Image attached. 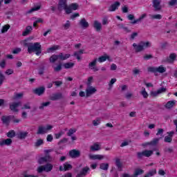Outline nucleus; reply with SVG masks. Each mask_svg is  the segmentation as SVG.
<instances>
[{"mask_svg": "<svg viewBox=\"0 0 177 177\" xmlns=\"http://www.w3.org/2000/svg\"><path fill=\"white\" fill-rule=\"evenodd\" d=\"M24 45V46H27L28 52L29 53L35 52L37 56H39V55L42 53V48L39 42H36L34 44L25 42Z\"/></svg>", "mask_w": 177, "mask_h": 177, "instance_id": "1", "label": "nucleus"}, {"mask_svg": "<svg viewBox=\"0 0 177 177\" xmlns=\"http://www.w3.org/2000/svg\"><path fill=\"white\" fill-rule=\"evenodd\" d=\"M151 46V44L149 43V41H141L138 44H136V43L133 44V47L134 48L136 53L143 52V50H145V48H150Z\"/></svg>", "mask_w": 177, "mask_h": 177, "instance_id": "2", "label": "nucleus"}, {"mask_svg": "<svg viewBox=\"0 0 177 177\" xmlns=\"http://www.w3.org/2000/svg\"><path fill=\"white\" fill-rule=\"evenodd\" d=\"M148 71L149 73H153L155 74V75H157V73H160V74L165 73L167 71V68H165L162 66H158V68L149 67Z\"/></svg>", "mask_w": 177, "mask_h": 177, "instance_id": "3", "label": "nucleus"}, {"mask_svg": "<svg viewBox=\"0 0 177 177\" xmlns=\"http://www.w3.org/2000/svg\"><path fill=\"white\" fill-rule=\"evenodd\" d=\"M68 9V5L67 4V0H59L57 4V10L59 12H62V10H65L66 13H67Z\"/></svg>", "mask_w": 177, "mask_h": 177, "instance_id": "4", "label": "nucleus"}, {"mask_svg": "<svg viewBox=\"0 0 177 177\" xmlns=\"http://www.w3.org/2000/svg\"><path fill=\"white\" fill-rule=\"evenodd\" d=\"M153 156V151L151 150H145L142 152H137V158L138 160H142L143 157H151Z\"/></svg>", "mask_w": 177, "mask_h": 177, "instance_id": "5", "label": "nucleus"}, {"mask_svg": "<svg viewBox=\"0 0 177 177\" xmlns=\"http://www.w3.org/2000/svg\"><path fill=\"white\" fill-rule=\"evenodd\" d=\"M14 118H15V115H3L1 117L2 124H3V125H6L7 127H8V125L10 124V120H13Z\"/></svg>", "mask_w": 177, "mask_h": 177, "instance_id": "6", "label": "nucleus"}, {"mask_svg": "<svg viewBox=\"0 0 177 177\" xmlns=\"http://www.w3.org/2000/svg\"><path fill=\"white\" fill-rule=\"evenodd\" d=\"M19 106H21V101L12 102L10 104V110L13 111V113H19V109L17 108L19 107Z\"/></svg>", "mask_w": 177, "mask_h": 177, "instance_id": "7", "label": "nucleus"}, {"mask_svg": "<svg viewBox=\"0 0 177 177\" xmlns=\"http://www.w3.org/2000/svg\"><path fill=\"white\" fill-rule=\"evenodd\" d=\"M153 8L154 12H161L162 7L161 6V0H153Z\"/></svg>", "mask_w": 177, "mask_h": 177, "instance_id": "8", "label": "nucleus"}, {"mask_svg": "<svg viewBox=\"0 0 177 177\" xmlns=\"http://www.w3.org/2000/svg\"><path fill=\"white\" fill-rule=\"evenodd\" d=\"M80 8V5L77 3H71L68 6V10H66V15H70V13H73V10H78Z\"/></svg>", "mask_w": 177, "mask_h": 177, "instance_id": "9", "label": "nucleus"}, {"mask_svg": "<svg viewBox=\"0 0 177 177\" xmlns=\"http://www.w3.org/2000/svg\"><path fill=\"white\" fill-rule=\"evenodd\" d=\"M96 92H97L96 88L92 86H87V88L86 89V97H89V96H92V95H93V93H96Z\"/></svg>", "mask_w": 177, "mask_h": 177, "instance_id": "10", "label": "nucleus"}, {"mask_svg": "<svg viewBox=\"0 0 177 177\" xmlns=\"http://www.w3.org/2000/svg\"><path fill=\"white\" fill-rule=\"evenodd\" d=\"M62 99H64V95H63V93H53L51 96H50V100H53V102L60 100Z\"/></svg>", "mask_w": 177, "mask_h": 177, "instance_id": "11", "label": "nucleus"}, {"mask_svg": "<svg viewBox=\"0 0 177 177\" xmlns=\"http://www.w3.org/2000/svg\"><path fill=\"white\" fill-rule=\"evenodd\" d=\"M89 171H91V168L86 166L82 169L80 172L77 174L76 177H84L86 175H88V172H89Z\"/></svg>", "mask_w": 177, "mask_h": 177, "instance_id": "12", "label": "nucleus"}, {"mask_svg": "<svg viewBox=\"0 0 177 177\" xmlns=\"http://www.w3.org/2000/svg\"><path fill=\"white\" fill-rule=\"evenodd\" d=\"M69 156L71 158H78V157H81V151L77 149H72L69 151Z\"/></svg>", "mask_w": 177, "mask_h": 177, "instance_id": "13", "label": "nucleus"}, {"mask_svg": "<svg viewBox=\"0 0 177 177\" xmlns=\"http://www.w3.org/2000/svg\"><path fill=\"white\" fill-rule=\"evenodd\" d=\"M33 93L37 95V96H42L45 93V87L40 86L33 90Z\"/></svg>", "mask_w": 177, "mask_h": 177, "instance_id": "14", "label": "nucleus"}, {"mask_svg": "<svg viewBox=\"0 0 177 177\" xmlns=\"http://www.w3.org/2000/svg\"><path fill=\"white\" fill-rule=\"evenodd\" d=\"M48 161H52V158L49 155H46L44 157H41L38 160V162L40 165L45 164V162H48Z\"/></svg>", "mask_w": 177, "mask_h": 177, "instance_id": "15", "label": "nucleus"}, {"mask_svg": "<svg viewBox=\"0 0 177 177\" xmlns=\"http://www.w3.org/2000/svg\"><path fill=\"white\" fill-rule=\"evenodd\" d=\"M28 136V132L27 131H19L17 133V139H20L23 140V139H26Z\"/></svg>", "mask_w": 177, "mask_h": 177, "instance_id": "16", "label": "nucleus"}, {"mask_svg": "<svg viewBox=\"0 0 177 177\" xmlns=\"http://www.w3.org/2000/svg\"><path fill=\"white\" fill-rule=\"evenodd\" d=\"M97 62V59H95L92 62L88 64V68L95 72L99 71V68H97V66H95Z\"/></svg>", "mask_w": 177, "mask_h": 177, "instance_id": "17", "label": "nucleus"}, {"mask_svg": "<svg viewBox=\"0 0 177 177\" xmlns=\"http://www.w3.org/2000/svg\"><path fill=\"white\" fill-rule=\"evenodd\" d=\"M158 142H160V138H153L152 141L142 144V146H144V147L146 146H157Z\"/></svg>", "mask_w": 177, "mask_h": 177, "instance_id": "18", "label": "nucleus"}, {"mask_svg": "<svg viewBox=\"0 0 177 177\" xmlns=\"http://www.w3.org/2000/svg\"><path fill=\"white\" fill-rule=\"evenodd\" d=\"M121 5V3L120 1H115L113 4L111 5V6L109 8V12H115L117 9H118V7Z\"/></svg>", "mask_w": 177, "mask_h": 177, "instance_id": "19", "label": "nucleus"}, {"mask_svg": "<svg viewBox=\"0 0 177 177\" xmlns=\"http://www.w3.org/2000/svg\"><path fill=\"white\" fill-rule=\"evenodd\" d=\"M174 60H176V54L175 53H171L170 54V55L169 56V57H167L165 62L166 63H174Z\"/></svg>", "mask_w": 177, "mask_h": 177, "instance_id": "20", "label": "nucleus"}, {"mask_svg": "<svg viewBox=\"0 0 177 177\" xmlns=\"http://www.w3.org/2000/svg\"><path fill=\"white\" fill-rule=\"evenodd\" d=\"M57 56L58 60H61L62 62H63L64 60H67V59H68L71 56V55L60 53L59 55H57Z\"/></svg>", "mask_w": 177, "mask_h": 177, "instance_id": "21", "label": "nucleus"}, {"mask_svg": "<svg viewBox=\"0 0 177 177\" xmlns=\"http://www.w3.org/2000/svg\"><path fill=\"white\" fill-rule=\"evenodd\" d=\"M93 27L95 29V31L100 32L102 31V24L97 21H94Z\"/></svg>", "mask_w": 177, "mask_h": 177, "instance_id": "22", "label": "nucleus"}, {"mask_svg": "<svg viewBox=\"0 0 177 177\" xmlns=\"http://www.w3.org/2000/svg\"><path fill=\"white\" fill-rule=\"evenodd\" d=\"M12 142L13 141L10 138H7L0 142V146H10Z\"/></svg>", "mask_w": 177, "mask_h": 177, "instance_id": "23", "label": "nucleus"}, {"mask_svg": "<svg viewBox=\"0 0 177 177\" xmlns=\"http://www.w3.org/2000/svg\"><path fill=\"white\" fill-rule=\"evenodd\" d=\"M31 31H32V26H28L26 28L25 31L22 32L23 37H27V35H30V34H31Z\"/></svg>", "mask_w": 177, "mask_h": 177, "instance_id": "24", "label": "nucleus"}, {"mask_svg": "<svg viewBox=\"0 0 177 177\" xmlns=\"http://www.w3.org/2000/svg\"><path fill=\"white\" fill-rule=\"evenodd\" d=\"M79 24L80 26H81V27H82V28H88V27H89V24L88 23V21H86V19H85V18L82 19Z\"/></svg>", "mask_w": 177, "mask_h": 177, "instance_id": "25", "label": "nucleus"}, {"mask_svg": "<svg viewBox=\"0 0 177 177\" xmlns=\"http://www.w3.org/2000/svg\"><path fill=\"white\" fill-rule=\"evenodd\" d=\"M176 102L175 100L169 101L167 102V104L165 105V109H167V110H171L174 106H175V104Z\"/></svg>", "mask_w": 177, "mask_h": 177, "instance_id": "26", "label": "nucleus"}, {"mask_svg": "<svg viewBox=\"0 0 177 177\" xmlns=\"http://www.w3.org/2000/svg\"><path fill=\"white\" fill-rule=\"evenodd\" d=\"M145 17H147V14L144 13L141 16H140L138 19L134 20L133 21H131V24H136L137 23H139V21H142L143 19H145Z\"/></svg>", "mask_w": 177, "mask_h": 177, "instance_id": "27", "label": "nucleus"}, {"mask_svg": "<svg viewBox=\"0 0 177 177\" xmlns=\"http://www.w3.org/2000/svg\"><path fill=\"white\" fill-rule=\"evenodd\" d=\"M44 133H47L46 132V127H44L42 126H39L38 127V130L37 132V135H44Z\"/></svg>", "mask_w": 177, "mask_h": 177, "instance_id": "28", "label": "nucleus"}, {"mask_svg": "<svg viewBox=\"0 0 177 177\" xmlns=\"http://www.w3.org/2000/svg\"><path fill=\"white\" fill-rule=\"evenodd\" d=\"M115 164L118 169V171H122V163L121 162V159L116 158Z\"/></svg>", "mask_w": 177, "mask_h": 177, "instance_id": "29", "label": "nucleus"}, {"mask_svg": "<svg viewBox=\"0 0 177 177\" xmlns=\"http://www.w3.org/2000/svg\"><path fill=\"white\" fill-rule=\"evenodd\" d=\"M90 160H103L104 156L103 155H89Z\"/></svg>", "mask_w": 177, "mask_h": 177, "instance_id": "30", "label": "nucleus"}, {"mask_svg": "<svg viewBox=\"0 0 177 177\" xmlns=\"http://www.w3.org/2000/svg\"><path fill=\"white\" fill-rule=\"evenodd\" d=\"M44 171L46 172H50L52 169H53V165L50 163H47L46 165H44Z\"/></svg>", "mask_w": 177, "mask_h": 177, "instance_id": "31", "label": "nucleus"}, {"mask_svg": "<svg viewBox=\"0 0 177 177\" xmlns=\"http://www.w3.org/2000/svg\"><path fill=\"white\" fill-rule=\"evenodd\" d=\"M59 60V57L57 55H53L51 57L49 58V62L50 63H52L53 64L56 63Z\"/></svg>", "mask_w": 177, "mask_h": 177, "instance_id": "32", "label": "nucleus"}, {"mask_svg": "<svg viewBox=\"0 0 177 177\" xmlns=\"http://www.w3.org/2000/svg\"><path fill=\"white\" fill-rule=\"evenodd\" d=\"M109 167V163L103 162L100 164V169H102V171H108Z\"/></svg>", "mask_w": 177, "mask_h": 177, "instance_id": "33", "label": "nucleus"}, {"mask_svg": "<svg viewBox=\"0 0 177 177\" xmlns=\"http://www.w3.org/2000/svg\"><path fill=\"white\" fill-rule=\"evenodd\" d=\"M6 136L10 139H12V138H15V136H17V133L15 130H10L6 133Z\"/></svg>", "mask_w": 177, "mask_h": 177, "instance_id": "34", "label": "nucleus"}, {"mask_svg": "<svg viewBox=\"0 0 177 177\" xmlns=\"http://www.w3.org/2000/svg\"><path fill=\"white\" fill-rule=\"evenodd\" d=\"M24 95V93H15V95L12 97V100H19L20 99H23Z\"/></svg>", "mask_w": 177, "mask_h": 177, "instance_id": "35", "label": "nucleus"}, {"mask_svg": "<svg viewBox=\"0 0 177 177\" xmlns=\"http://www.w3.org/2000/svg\"><path fill=\"white\" fill-rule=\"evenodd\" d=\"M84 53V50H80L79 51H76L74 53L73 56H75L77 60H81L80 55H82Z\"/></svg>", "mask_w": 177, "mask_h": 177, "instance_id": "36", "label": "nucleus"}, {"mask_svg": "<svg viewBox=\"0 0 177 177\" xmlns=\"http://www.w3.org/2000/svg\"><path fill=\"white\" fill-rule=\"evenodd\" d=\"M145 173V170L142 169H136L135 170V173H134V176H133V177H138V176L139 175H142Z\"/></svg>", "mask_w": 177, "mask_h": 177, "instance_id": "37", "label": "nucleus"}, {"mask_svg": "<svg viewBox=\"0 0 177 177\" xmlns=\"http://www.w3.org/2000/svg\"><path fill=\"white\" fill-rule=\"evenodd\" d=\"M75 64L73 62H67L63 64L64 68H73L74 67Z\"/></svg>", "mask_w": 177, "mask_h": 177, "instance_id": "38", "label": "nucleus"}, {"mask_svg": "<svg viewBox=\"0 0 177 177\" xmlns=\"http://www.w3.org/2000/svg\"><path fill=\"white\" fill-rule=\"evenodd\" d=\"M91 151H97L98 150H100V147L97 143H95L91 147Z\"/></svg>", "mask_w": 177, "mask_h": 177, "instance_id": "39", "label": "nucleus"}, {"mask_svg": "<svg viewBox=\"0 0 177 177\" xmlns=\"http://www.w3.org/2000/svg\"><path fill=\"white\" fill-rule=\"evenodd\" d=\"M64 171H69V169H73V165L68 164V162H66L64 164Z\"/></svg>", "mask_w": 177, "mask_h": 177, "instance_id": "40", "label": "nucleus"}, {"mask_svg": "<svg viewBox=\"0 0 177 177\" xmlns=\"http://www.w3.org/2000/svg\"><path fill=\"white\" fill-rule=\"evenodd\" d=\"M151 19L161 20L162 19V16L160 14L151 15Z\"/></svg>", "mask_w": 177, "mask_h": 177, "instance_id": "41", "label": "nucleus"}, {"mask_svg": "<svg viewBox=\"0 0 177 177\" xmlns=\"http://www.w3.org/2000/svg\"><path fill=\"white\" fill-rule=\"evenodd\" d=\"M10 28V25L9 24L3 26L1 29L2 34H4V32H7L8 30H9Z\"/></svg>", "mask_w": 177, "mask_h": 177, "instance_id": "42", "label": "nucleus"}, {"mask_svg": "<svg viewBox=\"0 0 177 177\" xmlns=\"http://www.w3.org/2000/svg\"><path fill=\"white\" fill-rule=\"evenodd\" d=\"M107 59H110V57L102 56L98 58V62H100V63H103V62H106L107 60Z\"/></svg>", "mask_w": 177, "mask_h": 177, "instance_id": "43", "label": "nucleus"}, {"mask_svg": "<svg viewBox=\"0 0 177 177\" xmlns=\"http://www.w3.org/2000/svg\"><path fill=\"white\" fill-rule=\"evenodd\" d=\"M62 63H59L57 66L54 67V71L55 73H59V71H62Z\"/></svg>", "mask_w": 177, "mask_h": 177, "instance_id": "44", "label": "nucleus"}, {"mask_svg": "<svg viewBox=\"0 0 177 177\" xmlns=\"http://www.w3.org/2000/svg\"><path fill=\"white\" fill-rule=\"evenodd\" d=\"M77 132V129H70L67 133L68 136H72Z\"/></svg>", "mask_w": 177, "mask_h": 177, "instance_id": "45", "label": "nucleus"}, {"mask_svg": "<svg viewBox=\"0 0 177 177\" xmlns=\"http://www.w3.org/2000/svg\"><path fill=\"white\" fill-rule=\"evenodd\" d=\"M50 104V102H43L40 106H39V110H44V107H46Z\"/></svg>", "mask_w": 177, "mask_h": 177, "instance_id": "46", "label": "nucleus"}, {"mask_svg": "<svg viewBox=\"0 0 177 177\" xmlns=\"http://www.w3.org/2000/svg\"><path fill=\"white\" fill-rule=\"evenodd\" d=\"M41 145H44V140L39 139L35 142V147H39V146H41Z\"/></svg>", "mask_w": 177, "mask_h": 177, "instance_id": "47", "label": "nucleus"}, {"mask_svg": "<svg viewBox=\"0 0 177 177\" xmlns=\"http://www.w3.org/2000/svg\"><path fill=\"white\" fill-rule=\"evenodd\" d=\"M39 9H41V5L37 6H35L34 8H32V9H30L28 11V13H32V12H35L37 10H39Z\"/></svg>", "mask_w": 177, "mask_h": 177, "instance_id": "48", "label": "nucleus"}, {"mask_svg": "<svg viewBox=\"0 0 177 177\" xmlns=\"http://www.w3.org/2000/svg\"><path fill=\"white\" fill-rule=\"evenodd\" d=\"M63 27L64 28V30H68V28L71 27V23L70 21H66V23L63 25Z\"/></svg>", "mask_w": 177, "mask_h": 177, "instance_id": "49", "label": "nucleus"}, {"mask_svg": "<svg viewBox=\"0 0 177 177\" xmlns=\"http://www.w3.org/2000/svg\"><path fill=\"white\" fill-rule=\"evenodd\" d=\"M141 95L145 99H147V97H149V93L146 92V88H143V90L141 91Z\"/></svg>", "mask_w": 177, "mask_h": 177, "instance_id": "50", "label": "nucleus"}, {"mask_svg": "<svg viewBox=\"0 0 177 177\" xmlns=\"http://www.w3.org/2000/svg\"><path fill=\"white\" fill-rule=\"evenodd\" d=\"M57 49H59V46H53L48 48V52H54V50H57Z\"/></svg>", "mask_w": 177, "mask_h": 177, "instance_id": "51", "label": "nucleus"}, {"mask_svg": "<svg viewBox=\"0 0 177 177\" xmlns=\"http://www.w3.org/2000/svg\"><path fill=\"white\" fill-rule=\"evenodd\" d=\"M169 6H176L177 8V0H171L169 1Z\"/></svg>", "mask_w": 177, "mask_h": 177, "instance_id": "52", "label": "nucleus"}, {"mask_svg": "<svg viewBox=\"0 0 177 177\" xmlns=\"http://www.w3.org/2000/svg\"><path fill=\"white\" fill-rule=\"evenodd\" d=\"M160 94L158 93V91H151L150 92V96H151V97H157V96H158Z\"/></svg>", "mask_w": 177, "mask_h": 177, "instance_id": "53", "label": "nucleus"}, {"mask_svg": "<svg viewBox=\"0 0 177 177\" xmlns=\"http://www.w3.org/2000/svg\"><path fill=\"white\" fill-rule=\"evenodd\" d=\"M93 81V77H89L86 82L87 86H91Z\"/></svg>", "mask_w": 177, "mask_h": 177, "instance_id": "54", "label": "nucleus"}, {"mask_svg": "<svg viewBox=\"0 0 177 177\" xmlns=\"http://www.w3.org/2000/svg\"><path fill=\"white\" fill-rule=\"evenodd\" d=\"M67 142H68V138H64L58 142V145H63L67 143Z\"/></svg>", "mask_w": 177, "mask_h": 177, "instance_id": "55", "label": "nucleus"}, {"mask_svg": "<svg viewBox=\"0 0 177 177\" xmlns=\"http://www.w3.org/2000/svg\"><path fill=\"white\" fill-rule=\"evenodd\" d=\"M115 82H117V79H115V78L111 79L110 81V83L109 84V87L111 88Z\"/></svg>", "mask_w": 177, "mask_h": 177, "instance_id": "56", "label": "nucleus"}, {"mask_svg": "<svg viewBox=\"0 0 177 177\" xmlns=\"http://www.w3.org/2000/svg\"><path fill=\"white\" fill-rule=\"evenodd\" d=\"M165 142L166 143H171L172 142V138L168 136L165 137Z\"/></svg>", "mask_w": 177, "mask_h": 177, "instance_id": "57", "label": "nucleus"}, {"mask_svg": "<svg viewBox=\"0 0 177 177\" xmlns=\"http://www.w3.org/2000/svg\"><path fill=\"white\" fill-rule=\"evenodd\" d=\"M164 92H167V88L162 87L158 90V93L160 95V93H164Z\"/></svg>", "mask_w": 177, "mask_h": 177, "instance_id": "58", "label": "nucleus"}, {"mask_svg": "<svg viewBox=\"0 0 177 177\" xmlns=\"http://www.w3.org/2000/svg\"><path fill=\"white\" fill-rule=\"evenodd\" d=\"M75 17H80V13L78 12L74 13L73 15H71L70 19H71V20H75Z\"/></svg>", "mask_w": 177, "mask_h": 177, "instance_id": "59", "label": "nucleus"}, {"mask_svg": "<svg viewBox=\"0 0 177 177\" xmlns=\"http://www.w3.org/2000/svg\"><path fill=\"white\" fill-rule=\"evenodd\" d=\"M20 52H21V48H17L12 50L14 55H17V53H20Z\"/></svg>", "mask_w": 177, "mask_h": 177, "instance_id": "60", "label": "nucleus"}, {"mask_svg": "<svg viewBox=\"0 0 177 177\" xmlns=\"http://www.w3.org/2000/svg\"><path fill=\"white\" fill-rule=\"evenodd\" d=\"M3 81H5V75L2 73H0V86L3 84Z\"/></svg>", "mask_w": 177, "mask_h": 177, "instance_id": "61", "label": "nucleus"}, {"mask_svg": "<svg viewBox=\"0 0 177 177\" xmlns=\"http://www.w3.org/2000/svg\"><path fill=\"white\" fill-rule=\"evenodd\" d=\"M163 134H164V129H158L156 136H158L160 135V136H162Z\"/></svg>", "mask_w": 177, "mask_h": 177, "instance_id": "62", "label": "nucleus"}, {"mask_svg": "<svg viewBox=\"0 0 177 177\" xmlns=\"http://www.w3.org/2000/svg\"><path fill=\"white\" fill-rule=\"evenodd\" d=\"M167 46H168V43L167 41L160 44L161 49H165Z\"/></svg>", "mask_w": 177, "mask_h": 177, "instance_id": "63", "label": "nucleus"}, {"mask_svg": "<svg viewBox=\"0 0 177 177\" xmlns=\"http://www.w3.org/2000/svg\"><path fill=\"white\" fill-rule=\"evenodd\" d=\"M53 84H55L57 86H60L61 85H63V82L62 81H55L53 82Z\"/></svg>", "mask_w": 177, "mask_h": 177, "instance_id": "64", "label": "nucleus"}]
</instances>
